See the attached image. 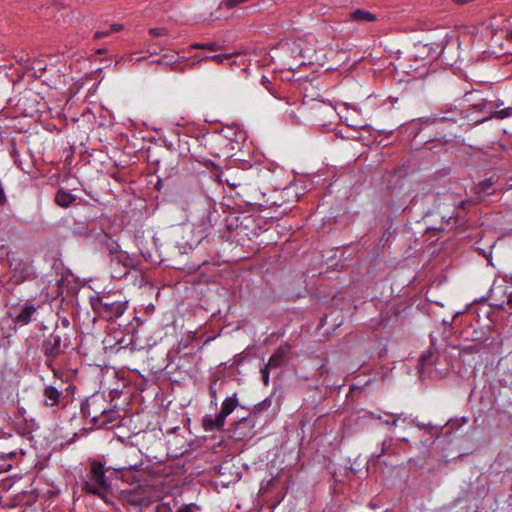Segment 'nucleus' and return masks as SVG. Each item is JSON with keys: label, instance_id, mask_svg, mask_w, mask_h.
Here are the masks:
<instances>
[{"label": "nucleus", "instance_id": "18", "mask_svg": "<svg viewBox=\"0 0 512 512\" xmlns=\"http://www.w3.org/2000/svg\"><path fill=\"white\" fill-rule=\"evenodd\" d=\"M388 415L391 416L393 419L392 420H388V419L383 420L382 422L385 425L397 426V423L399 421L407 420V417L404 413H399V414L390 413Z\"/></svg>", "mask_w": 512, "mask_h": 512}, {"label": "nucleus", "instance_id": "10", "mask_svg": "<svg viewBox=\"0 0 512 512\" xmlns=\"http://www.w3.org/2000/svg\"><path fill=\"white\" fill-rule=\"evenodd\" d=\"M291 352V345L288 343H284L280 345L275 352L272 354V356L268 360V365H270L271 368H278L283 366L288 358L289 353Z\"/></svg>", "mask_w": 512, "mask_h": 512}, {"label": "nucleus", "instance_id": "5", "mask_svg": "<svg viewBox=\"0 0 512 512\" xmlns=\"http://www.w3.org/2000/svg\"><path fill=\"white\" fill-rule=\"evenodd\" d=\"M266 401L259 403L256 406V411L251 413L248 417H244L235 423L234 437L237 440L251 439L255 435L256 415L258 412L267 408Z\"/></svg>", "mask_w": 512, "mask_h": 512}, {"label": "nucleus", "instance_id": "27", "mask_svg": "<svg viewBox=\"0 0 512 512\" xmlns=\"http://www.w3.org/2000/svg\"><path fill=\"white\" fill-rule=\"evenodd\" d=\"M231 57L229 54H217L210 57V59L216 63L222 64L225 60Z\"/></svg>", "mask_w": 512, "mask_h": 512}, {"label": "nucleus", "instance_id": "16", "mask_svg": "<svg viewBox=\"0 0 512 512\" xmlns=\"http://www.w3.org/2000/svg\"><path fill=\"white\" fill-rule=\"evenodd\" d=\"M224 383H225L224 380L219 382V378L216 376L212 378L210 385H209V395L211 397L212 404H215V405L217 404V392H218V389L221 386H223Z\"/></svg>", "mask_w": 512, "mask_h": 512}, {"label": "nucleus", "instance_id": "29", "mask_svg": "<svg viewBox=\"0 0 512 512\" xmlns=\"http://www.w3.org/2000/svg\"><path fill=\"white\" fill-rule=\"evenodd\" d=\"M12 156L14 157V163L16 164V166L22 171L27 172L22 164V161L18 157V153L16 151H13Z\"/></svg>", "mask_w": 512, "mask_h": 512}, {"label": "nucleus", "instance_id": "40", "mask_svg": "<svg viewBox=\"0 0 512 512\" xmlns=\"http://www.w3.org/2000/svg\"><path fill=\"white\" fill-rule=\"evenodd\" d=\"M454 216V212L452 213V216H449V219L447 220V222H449L450 219H452Z\"/></svg>", "mask_w": 512, "mask_h": 512}, {"label": "nucleus", "instance_id": "19", "mask_svg": "<svg viewBox=\"0 0 512 512\" xmlns=\"http://www.w3.org/2000/svg\"><path fill=\"white\" fill-rule=\"evenodd\" d=\"M446 121H455L454 118L448 116H441L440 114H435L425 120V123L434 124L438 122H446Z\"/></svg>", "mask_w": 512, "mask_h": 512}, {"label": "nucleus", "instance_id": "20", "mask_svg": "<svg viewBox=\"0 0 512 512\" xmlns=\"http://www.w3.org/2000/svg\"><path fill=\"white\" fill-rule=\"evenodd\" d=\"M491 186H492V183L490 181H483V182H480L476 186V191H477V193L491 194L492 191H489Z\"/></svg>", "mask_w": 512, "mask_h": 512}, {"label": "nucleus", "instance_id": "35", "mask_svg": "<svg viewBox=\"0 0 512 512\" xmlns=\"http://www.w3.org/2000/svg\"><path fill=\"white\" fill-rule=\"evenodd\" d=\"M369 416L372 418V419H377V420H381V416L379 414H375L373 412H369Z\"/></svg>", "mask_w": 512, "mask_h": 512}, {"label": "nucleus", "instance_id": "24", "mask_svg": "<svg viewBox=\"0 0 512 512\" xmlns=\"http://www.w3.org/2000/svg\"><path fill=\"white\" fill-rule=\"evenodd\" d=\"M419 362L422 366L430 365L433 363V354L431 352L424 353L420 356Z\"/></svg>", "mask_w": 512, "mask_h": 512}, {"label": "nucleus", "instance_id": "38", "mask_svg": "<svg viewBox=\"0 0 512 512\" xmlns=\"http://www.w3.org/2000/svg\"><path fill=\"white\" fill-rule=\"evenodd\" d=\"M380 132H381V133H383V134L391 135V134H392V132H393V129H392V130H389L388 132H385V131H383V130H382V131H380Z\"/></svg>", "mask_w": 512, "mask_h": 512}, {"label": "nucleus", "instance_id": "37", "mask_svg": "<svg viewBox=\"0 0 512 512\" xmlns=\"http://www.w3.org/2000/svg\"><path fill=\"white\" fill-rule=\"evenodd\" d=\"M12 467L11 464H8L7 466L2 465L3 470H9Z\"/></svg>", "mask_w": 512, "mask_h": 512}, {"label": "nucleus", "instance_id": "34", "mask_svg": "<svg viewBox=\"0 0 512 512\" xmlns=\"http://www.w3.org/2000/svg\"><path fill=\"white\" fill-rule=\"evenodd\" d=\"M61 324H62V326H63L64 328H68L70 323H69V320H68L67 318H63V319L61 320Z\"/></svg>", "mask_w": 512, "mask_h": 512}, {"label": "nucleus", "instance_id": "30", "mask_svg": "<svg viewBox=\"0 0 512 512\" xmlns=\"http://www.w3.org/2000/svg\"><path fill=\"white\" fill-rule=\"evenodd\" d=\"M472 201L470 199L462 200L458 202L456 205L458 208H461L463 210L467 209L471 205Z\"/></svg>", "mask_w": 512, "mask_h": 512}, {"label": "nucleus", "instance_id": "11", "mask_svg": "<svg viewBox=\"0 0 512 512\" xmlns=\"http://www.w3.org/2000/svg\"><path fill=\"white\" fill-rule=\"evenodd\" d=\"M503 105L504 102L500 99L491 101L487 113H490L492 117L500 120L512 117V105L506 108H501Z\"/></svg>", "mask_w": 512, "mask_h": 512}, {"label": "nucleus", "instance_id": "6", "mask_svg": "<svg viewBox=\"0 0 512 512\" xmlns=\"http://www.w3.org/2000/svg\"><path fill=\"white\" fill-rule=\"evenodd\" d=\"M105 403L106 400L102 396H92L82 407V412L85 416L90 417L95 425L99 426L106 410Z\"/></svg>", "mask_w": 512, "mask_h": 512}, {"label": "nucleus", "instance_id": "23", "mask_svg": "<svg viewBox=\"0 0 512 512\" xmlns=\"http://www.w3.org/2000/svg\"><path fill=\"white\" fill-rule=\"evenodd\" d=\"M270 365L268 364H265L261 370H260V374H261V377H262V381L264 383L265 386H268L269 385V369H270Z\"/></svg>", "mask_w": 512, "mask_h": 512}, {"label": "nucleus", "instance_id": "41", "mask_svg": "<svg viewBox=\"0 0 512 512\" xmlns=\"http://www.w3.org/2000/svg\"><path fill=\"white\" fill-rule=\"evenodd\" d=\"M447 197L452 199V198H453V195H452V194H449V195H447Z\"/></svg>", "mask_w": 512, "mask_h": 512}, {"label": "nucleus", "instance_id": "12", "mask_svg": "<svg viewBox=\"0 0 512 512\" xmlns=\"http://www.w3.org/2000/svg\"><path fill=\"white\" fill-rule=\"evenodd\" d=\"M347 20L363 24L368 22H375L378 20V17L376 14L368 10L356 9L348 13Z\"/></svg>", "mask_w": 512, "mask_h": 512}, {"label": "nucleus", "instance_id": "17", "mask_svg": "<svg viewBox=\"0 0 512 512\" xmlns=\"http://www.w3.org/2000/svg\"><path fill=\"white\" fill-rule=\"evenodd\" d=\"M234 172H235L234 170L228 169L226 172H223L221 174V178H223L222 181L225 182L228 186H230L232 188H237V187L241 186L242 182H241V180L236 179L233 176Z\"/></svg>", "mask_w": 512, "mask_h": 512}, {"label": "nucleus", "instance_id": "26", "mask_svg": "<svg viewBox=\"0 0 512 512\" xmlns=\"http://www.w3.org/2000/svg\"><path fill=\"white\" fill-rule=\"evenodd\" d=\"M149 34L153 37H161L167 34V30L165 28H151Z\"/></svg>", "mask_w": 512, "mask_h": 512}, {"label": "nucleus", "instance_id": "14", "mask_svg": "<svg viewBox=\"0 0 512 512\" xmlns=\"http://www.w3.org/2000/svg\"><path fill=\"white\" fill-rule=\"evenodd\" d=\"M119 412L114 409H108L106 407L103 418L99 424L100 427L112 428L119 420Z\"/></svg>", "mask_w": 512, "mask_h": 512}, {"label": "nucleus", "instance_id": "13", "mask_svg": "<svg viewBox=\"0 0 512 512\" xmlns=\"http://www.w3.org/2000/svg\"><path fill=\"white\" fill-rule=\"evenodd\" d=\"M75 200V195L63 189H60L55 195V203L62 208L70 207Z\"/></svg>", "mask_w": 512, "mask_h": 512}, {"label": "nucleus", "instance_id": "7", "mask_svg": "<svg viewBox=\"0 0 512 512\" xmlns=\"http://www.w3.org/2000/svg\"><path fill=\"white\" fill-rule=\"evenodd\" d=\"M131 261L124 252H112L110 268L113 278L121 279L129 273Z\"/></svg>", "mask_w": 512, "mask_h": 512}, {"label": "nucleus", "instance_id": "3", "mask_svg": "<svg viewBox=\"0 0 512 512\" xmlns=\"http://www.w3.org/2000/svg\"><path fill=\"white\" fill-rule=\"evenodd\" d=\"M83 490L90 494L103 496L110 489V483L105 475L104 465L99 461H92L90 470L83 482Z\"/></svg>", "mask_w": 512, "mask_h": 512}, {"label": "nucleus", "instance_id": "25", "mask_svg": "<svg viewBox=\"0 0 512 512\" xmlns=\"http://www.w3.org/2000/svg\"><path fill=\"white\" fill-rule=\"evenodd\" d=\"M18 455V451L15 449V450H11V451H5V450H2L0 451V459L1 460H6V459H15Z\"/></svg>", "mask_w": 512, "mask_h": 512}, {"label": "nucleus", "instance_id": "28", "mask_svg": "<svg viewBox=\"0 0 512 512\" xmlns=\"http://www.w3.org/2000/svg\"><path fill=\"white\" fill-rule=\"evenodd\" d=\"M474 107L478 109L480 112H487V110H489L490 107V102H488L487 100H483L482 102L474 105Z\"/></svg>", "mask_w": 512, "mask_h": 512}, {"label": "nucleus", "instance_id": "4", "mask_svg": "<svg viewBox=\"0 0 512 512\" xmlns=\"http://www.w3.org/2000/svg\"><path fill=\"white\" fill-rule=\"evenodd\" d=\"M239 405L237 393L227 397L221 406L220 412L213 418L206 416L203 418V428L205 431L221 430L224 427L225 420Z\"/></svg>", "mask_w": 512, "mask_h": 512}, {"label": "nucleus", "instance_id": "15", "mask_svg": "<svg viewBox=\"0 0 512 512\" xmlns=\"http://www.w3.org/2000/svg\"><path fill=\"white\" fill-rule=\"evenodd\" d=\"M122 29H123V26L121 24H118V23L111 24L107 28H104V29H101V30H97L94 33V38L95 39H101L103 37H107V36L111 35L112 33L119 32Z\"/></svg>", "mask_w": 512, "mask_h": 512}, {"label": "nucleus", "instance_id": "21", "mask_svg": "<svg viewBox=\"0 0 512 512\" xmlns=\"http://www.w3.org/2000/svg\"><path fill=\"white\" fill-rule=\"evenodd\" d=\"M192 47L195 49H204L210 51H215L218 49V46L215 43H195L192 45Z\"/></svg>", "mask_w": 512, "mask_h": 512}, {"label": "nucleus", "instance_id": "8", "mask_svg": "<svg viewBox=\"0 0 512 512\" xmlns=\"http://www.w3.org/2000/svg\"><path fill=\"white\" fill-rule=\"evenodd\" d=\"M36 315L37 307L31 301H26L19 308V311L16 314L14 321L16 324L24 326L35 320Z\"/></svg>", "mask_w": 512, "mask_h": 512}, {"label": "nucleus", "instance_id": "1", "mask_svg": "<svg viewBox=\"0 0 512 512\" xmlns=\"http://www.w3.org/2000/svg\"><path fill=\"white\" fill-rule=\"evenodd\" d=\"M70 346L68 335L58 325L47 336L44 335L40 343V350L45 357L46 367L56 376L58 370L54 367L57 358L66 353Z\"/></svg>", "mask_w": 512, "mask_h": 512}, {"label": "nucleus", "instance_id": "33", "mask_svg": "<svg viewBox=\"0 0 512 512\" xmlns=\"http://www.w3.org/2000/svg\"><path fill=\"white\" fill-rule=\"evenodd\" d=\"M319 373H320V375L327 374L328 373L327 367L325 365H321L319 368Z\"/></svg>", "mask_w": 512, "mask_h": 512}, {"label": "nucleus", "instance_id": "2", "mask_svg": "<svg viewBox=\"0 0 512 512\" xmlns=\"http://www.w3.org/2000/svg\"><path fill=\"white\" fill-rule=\"evenodd\" d=\"M126 300L116 299V295H103L92 300L93 310L103 319L114 321L127 309Z\"/></svg>", "mask_w": 512, "mask_h": 512}, {"label": "nucleus", "instance_id": "31", "mask_svg": "<svg viewBox=\"0 0 512 512\" xmlns=\"http://www.w3.org/2000/svg\"><path fill=\"white\" fill-rule=\"evenodd\" d=\"M193 508H194L193 504L185 505V506L180 507L177 510V512H194Z\"/></svg>", "mask_w": 512, "mask_h": 512}, {"label": "nucleus", "instance_id": "22", "mask_svg": "<svg viewBox=\"0 0 512 512\" xmlns=\"http://www.w3.org/2000/svg\"><path fill=\"white\" fill-rule=\"evenodd\" d=\"M173 506L169 502H160L155 506V512H172Z\"/></svg>", "mask_w": 512, "mask_h": 512}, {"label": "nucleus", "instance_id": "9", "mask_svg": "<svg viewBox=\"0 0 512 512\" xmlns=\"http://www.w3.org/2000/svg\"><path fill=\"white\" fill-rule=\"evenodd\" d=\"M44 405L46 407H58L65 402V396L61 391L52 385H47L43 389Z\"/></svg>", "mask_w": 512, "mask_h": 512}, {"label": "nucleus", "instance_id": "39", "mask_svg": "<svg viewBox=\"0 0 512 512\" xmlns=\"http://www.w3.org/2000/svg\"><path fill=\"white\" fill-rule=\"evenodd\" d=\"M122 343H123V339H121V340H119V341H118V344H119L121 347H123Z\"/></svg>", "mask_w": 512, "mask_h": 512}, {"label": "nucleus", "instance_id": "36", "mask_svg": "<svg viewBox=\"0 0 512 512\" xmlns=\"http://www.w3.org/2000/svg\"><path fill=\"white\" fill-rule=\"evenodd\" d=\"M178 346H179V348H186L187 347V343L179 342Z\"/></svg>", "mask_w": 512, "mask_h": 512}, {"label": "nucleus", "instance_id": "32", "mask_svg": "<svg viewBox=\"0 0 512 512\" xmlns=\"http://www.w3.org/2000/svg\"><path fill=\"white\" fill-rule=\"evenodd\" d=\"M507 306L510 310H512V291L507 296Z\"/></svg>", "mask_w": 512, "mask_h": 512}]
</instances>
